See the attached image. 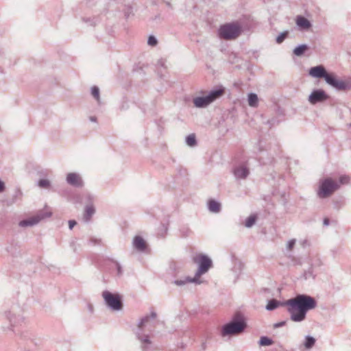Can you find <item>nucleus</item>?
<instances>
[{
    "label": "nucleus",
    "mask_w": 351,
    "mask_h": 351,
    "mask_svg": "<svg viewBox=\"0 0 351 351\" xmlns=\"http://www.w3.org/2000/svg\"><path fill=\"white\" fill-rule=\"evenodd\" d=\"M287 306L290 319L294 322H302L306 317L307 312L316 308V300L306 294H298L294 298L280 302L275 299L268 302L266 309L273 311L279 306Z\"/></svg>",
    "instance_id": "1"
},
{
    "label": "nucleus",
    "mask_w": 351,
    "mask_h": 351,
    "mask_svg": "<svg viewBox=\"0 0 351 351\" xmlns=\"http://www.w3.org/2000/svg\"><path fill=\"white\" fill-rule=\"evenodd\" d=\"M156 317V313L152 312L149 315H146L139 322L138 324V330L136 331V336L141 343V348L143 351H149L151 349L152 342L148 335L143 334V330L147 328L152 330L154 328L153 321Z\"/></svg>",
    "instance_id": "2"
},
{
    "label": "nucleus",
    "mask_w": 351,
    "mask_h": 351,
    "mask_svg": "<svg viewBox=\"0 0 351 351\" xmlns=\"http://www.w3.org/2000/svg\"><path fill=\"white\" fill-rule=\"evenodd\" d=\"M3 316L10 322L9 326L3 327L5 331H14L13 328L21 324L25 320L23 310L18 305H14L9 310L5 311Z\"/></svg>",
    "instance_id": "3"
},
{
    "label": "nucleus",
    "mask_w": 351,
    "mask_h": 351,
    "mask_svg": "<svg viewBox=\"0 0 351 351\" xmlns=\"http://www.w3.org/2000/svg\"><path fill=\"white\" fill-rule=\"evenodd\" d=\"M241 33V26L237 23H227L220 27L219 35L225 40H232Z\"/></svg>",
    "instance_id": "4"
},
{
    "label": "nucleus",
    "mask_w": 351,
    "mask_h": 351,
    "mask_svg": "<svg viewBox=\"0 0 351 351\" xmlns=\"http://www.w3.org/2000/svg\"><path fill=\"white\" fill-rule=\"evenodd\" d=\"M223 93V89H215L211 90L207 95L197 97L193 99L194 106L197 108H205L215 100L220 97Z\"/></svg>",
    "instance_id": "5"
},
{
    "label": "nucleus",
    "mask_w": 351,
    "mask_h": 351,
    "mask_svg": "<svg viewBox=\"0 0 351 351\" xmlns=\"http://www.w3.org/2000/svg\"><path fill=\"white\" fill-rule=\"evenodd\" d=\"M102 297L107 306L114 311H119L123 308L121 297L118 293H112L108 291L102 292Z\"/></svg>",
    "instance_id": "6"
},
{
    "label": "nucleus",
    "mask_w": 351,
    "mask_h": 351,
    "mask_svg": "<svg viewBox=\"0 0 351 351\" xmlns=\"http://www.w3.org/2000/svg\"><path fill=\"white\" fill-rule=\"evenodd\" d=\"M246 324L243 319H234L223 326L221 335L225 337L230 335L239 334L244 330Z\"/></svg>",
    "instance_id": "7"
},
{
    "label": "nucleus",
    "mask_w": 351,
    "mask_h": 351,
    "mask_svg": "<svg viewBox=\"0 0 351 351\" xmlns=\"http://www.w3.org/2000/svg\"><path fill=\"white\" fill-rule=\"evenodd\" d=\"M194 262L198 265V269L195 274L197 279L206 274L212 266V261L207 256L199 254L194 258Z\"/></svg>",
    "instance_id": "8"
},
{
    "label": "nucleus",
    "mask_w": 351,
    "mask_h": 351,
    "mask_svg": "<svg viewBox=\"0 0 351 351\" xmlns=\"http://www.w3.org/2000/svg\"><path fill=\"white\" fill-rule=\"evenodd\" d=\"M326 83L337 90L345 91L351 89V82L350 80L338 78L332 73L328 78Z\"/></svg>",
    "instance_id": "9"
},
{
    "label": "nucleus",
    "mask_w": 351,
    "mask_h": 351,
    "mask_svg": "<svg viewBox=\"0 0 351 351\" xmlns=\"http://www.w3.org/2000/svg\"><path fill=\"white\" fill-rule=\"evenodd\" d=\"M339 184L330 178L324 180L320 185L318 195L320 197H326L339 188Z\"/></svg>",
    "instance_id": "10"
},
{
    "label": "nucleus",
    "mask_w": 351,
    "mask_h": 351,
    "mask_svg": "<svg viewBox=\"0 0 351 351\" xmlns=\"http://www.w3.org/2000/svg\"><path fill=\"white\" fill-rule=\"evenodd\" d=\"M329 96L322 89L313 90L308 96V101L312 104L315 105L318 103H322L328 99Z\"/></svg>",
    "instance_id": "11"
},
{
    "label": "nucleus",
    "mask_w": 351,
    "mask_h": 351,
    "mask_svg": "<svg viewBox=\"0 0 351 351\" xmlns=\"http://www.w3.org/2000/svg\"><path fill=\"white\" fill-rule=\"evenodd\" d=\"M308 74L315 78H324L327 82L332 73H328L323 65H318L311 67L308 71Z\"/></svg>",
    "instance_id": "12"
},
{
    "label": "nucleus",
    "mask_w": 351,
    "mask_h": 351,
    "mask_svg": "<svg viewBox=\"0 0 351 351\" xmlns=\"http://www.w3.org/2000/svg\"><path fill=\"white\" fill-rule=\"evenodd\" d=\"M50 215V213H40L36 216L21 221L19 225L21 227L33 226L38 223L44 218L48 217Z\"/></svg>",
    "instance_id": "13"
},
{
    "label": "nucleus",
    "mask_w": 351,
    "mask_h": 351,
    "mask_svg": "<svg viewBox=\"0 0 351 351\" xmlns=\"http://www.w3.org/2000/svg\"><path fill=\"white\" fill-rule=\"evenodd\" d=\"M66 182L75 187H82L83 186V180L79 173H69L66 178Z\"/></svg>",
    "instance_id": "14"
},
{
    "label": "nucleus",
    "mask_w": 351,
    "mask_h": 351,
    "mask_svg": "<svg viewBox=\"0 0 351 351\" xmlns=\"http://www.w3.org/2000/svg\"><path fill=\"white\" fill-rule=\"evenodd\" d=\"M233 173L237 180L245 179L250 173L249 169L244 165L234 168Z\"/></svg>",
    "instance_id": "15"
},
{
    "label": "nucleus",
    "mask_w": 351,
    "mask_h": 351,
    "mask_svg": "<svg viewBox=\"0 0 351 351\" xmlns=\"http://www.w3.org/2000/svg\"><path fill=\"white\" fill-rule=\"evenodd\" d=\"M189 282L195 283L196 285H200L203 282V281L201 279H197V278L194 276L193 278L185 277L183 279L176 280L173 282V283L177 286H183Z\"/></svg>",
    "instance_id": "16"
},
{
    "label": "nucleus",
    "mask_w": 351,
    "mask_h": 351,
    "mask_svg": "<svg viewBox=\"0 0 351 351\" xmlns=\"http://www.w3.org/2000/svg\"><path fill=\"white\" fill-rule=\"evenodd\" d=\"M133 246L138 252H144L147 248V244L140 236H136L133 240Z\"/></svg>",
    "instance_id": "17"
},
{
    "label": "nucleus",
    "mask_w": 351,
    "mask_h": 351,
    "mask_svg": "<svg viewBox=\"0 0 351 351\" xmlns=\"http://www.w3.org/2000/svg\"><path fill=\"white\" fill-rule=\"evenodd\" d=\"M296 24L298 27L303 29H307L311 27L310 21L304 16H298L296 19Z\"/></svg>",
    "instance_id": "18"
},
{
    "label": "nucleus",
    "mask_w": 351,
    "mask_h": 351,
    "mask_svg": "<svg viewBox=\"0 0 351 351\" xmlns=\"http://www.w3.org/2000/svg\"><path fill=\"white\" fill-rule=\"evenodd\" d=\"M208 208L211 213H218L221 210V204L214 199H210L208 202Z\"/></svg>",
    "instance_id": "19"
},
{
    "label": "nucleus",
    "mask_w": 351,
    "mask_h": 351,
    "mask_svg": "<svg viewBox=\"0 0 351 351\" xmlns=\"http://www.w3.org/2000/svg\"><path fill=\"white\" fill-rule=\"evenodd\" d=\"M248 104L251 107H256L258 103V99L256 94L251 93L247 97Z\"/></svg>",
    "instance_id": "20"
},
{
    "label": "nucleus",
    "mask_w": 351,
    "mask_h": 351,
    "mask_svg": "<svg viewBox=\"0 0 351 351\" xmlns=\"http://www.w3.org/2000/svg\"><path fill=\"white\" fill-rule=\"evenodd\" d=\"M308 49V45L303 44L298 45L293 49V53L296 56H302L304 52Z\"/></svg>",
    "instance_id": "21"
},
{
    "label": "nucleus",
    "mask_w": 351,
    "mask_h": 351,
    "mask_svg": "<svg viewBox=\"0 0 351 351\" xmlns=\"http://www.w3.org/2000/svg\"><path fill=\"white\" fill-rule=\"evenodd\" d=\"M315 343V339L311 336H306L305 337V341L304 343V346L306 349L312 348Z\"/></svg>",
    "instance_id": "22"
},
{
    "label": "nucleus",
    "mask_w": 351,
    "mask_h": 351,
    "mask_svg": "<svg viewBox=\"0 0 351 351\" xmlns=\"http://www.w3.org/2000/svg\"><path fill=\"white\" fill-rule=\"evenodd\" d=\"M274 343L273 340L267 337H261L259 340V344L261 346H271Z\"/></svg>",
    "instance_id": "23"
},
{
    "label": "nucleus",
    "mask_w": 351,
    "mask_h": 351,
    "mask_svg": "<svg viewBox=\"0 0 351 351\" xmlns=\"http://www.w3.org/2000/svg\"><path fill=\"white\" fill-rule=\"evenodd\" d=\"M95 213V208L93 206H87L85 209L84 218L86 221L89 220L90 218Z\"/></svg>",
    "instance_id": "24"
},
{
    "label": "nucleus",
    "mask_w": 351,
    "mask_h": 351,
    "mask_svg": "<svg viewBox=\"0 0 351 351\" xmlns=\"http://www.w3.org/2000/svg\"><path fill=\"white\" fill-rule=\"evenodd\" d=\"M186 143L189 146L193 147L196 145V138L195 134H190L186 138Z\"/></svg>",
    "instance_id": "25"
},
{
    "label": "nucleus",
    "mask_w": 351,
    "mask_h": 351,
    "mask_svg": "<svg viewBox=\"0 0 351 351\" xmlns=\"http://www.w3.org/2000/svg\"><path fill=\"white\" fill-rule=\"evenodd\" d=\"M256 217L255 215H251L248 217L245 223V226L247 228H251L256 222Z\"/></svg>",
    "instance_id": "26"
},
{
    "label": "nucleus",
    "mask_w": 351,
    "mask_h": 351,
    "mask_svg": "<svg viewBox=\"0 0 351 351\" xmlns=\"http://www.w3.org/2000/svg\"><path fill=\"white\" fill-rule=\"evenodd\" d=\"M288 34H289V32L288 31H285V32H281L277 37H276V43L278 44H280L282 43L285 40V38L287 37L288 36Z\"/></svg>",
    "instance_id": "27"
},
{
    "label": "nucleus",
    "mask_w": 351,
    "mask_h": 351,
    "mask_svg": "<svg viewBox=\"0 0 351 351\" xmlns=\"http://www.w3.org/2000/svg\"><path fill=\"white\" fill-rule=\"evenodd\" d=\"M91 94L93 96V97L99 102V89L97 86H93L91 88Z\"/></svg>",
    "instance_id": "28"
},
{
    "label": "nucleus",
    "mask_w": 351,
    "mask_h": 351,
    "mask_svg": "<svg viewBox=\"0 0 351 351\" xmlns=\"http://www.w3.org/2000/svg\"><path fill=\"white\" fill-rule=\"evenodd\" d=\"M38 186L40 188L48 189L50 186V182L46 179H41L38 181Z\"/></svg>",
    "instance_id": "29"
},
{
    "label": "nucleus",
    "mask_w": 351,
    "mask_h": 351,
    "mask_svg": "<svg viewBox=\"0 0 351 351\" xmlns=\"http://www.w3.org/2000/svg\"><path fill=\"white\" fill-rule=\"evenodd\" d=\"M157 39L155 36H150L149 38H148V40H147V43L150 46H156L157 45Z\"/></svg>",
    "instance_id": "30"
},
{
    "label": "nucleus",
    "mask_w": 351,
    "mask_h": 351,
    "mask_svg": "<svg viewBox=\"0 0 351 351\" xmlns=\"http://www.w3.org/2000/svg\"><path fill=\"white\" fill-rule=\"evenodd\" d=\"M295 242H296L295 239H291V240L289 241L287 243V248L289 250H291L293 248V247L295 244Z\"/></svg>",
    "instance_id": "31"
},
{
    "label": "nucleus",
    "mask_w": 351,
    "mask_h": 351,
    "mask_svg": "<svg viewBox=\"0 0 351 351\" xmlns=\"http://www.w3.org/2000/svg\"><path fill=\"white\" fill-rule=\"evenodd\" d=\"M114 264H115V266L117 268V275L118 276L122 275L123 271H122V267H121V265L117 261L114 262Z\"/></svg>",
    "instance_id": "32"
},
{
    "label": "nucleus",
    "mask_w": 351,
    "mask_h": 351,
    "mask_svg": "<svg viewBox=\"0 0 351 351\" xmlns=\"http://www.w3.org/2000/svg\"><path fill=\"white\" fill-rule=\"evenodd\" d=\"M339 182L341 184H347L349 182V178L346 176H342L339 178Z\"/></svg>",
    "instance_id": "33"
},
{
    "label": "nucleus",
    "mask_w": 351,
    "mask_h": 351,
    "mask_svg": "<svg viewBox=\"0 0 351 351\" xmlns=\"http://www.w3.org/2000/svg\"><path fill=\"white\" fill-rule=\"evenodd\" d=\"M100 240L99 239H97L96 238H91L89 240V242L93 244V245H96V244H99L100 243Z\"/></svg>",
    "instance_id": "34"
},
{
    "label": "nucleus",
    "mask_w": 351,
    "mask_h": 351,
    "mask_svg": "<svg viewBox=\"0 0 351 351\" xmlns=\"http://www.w3.org/2000/svg\"><path fill=\"white\" fill-rule=\"evenodd\" d=\"M76 221L75 220L69 221V227L70 230H72L73 228L76 225Z\"/></svg>",
    "instance_id": "35"
},
{
    "label": "nucleus",
    "mask_w": 351,
    "mask_h": 351,
    "mask_svg": "<svg viewBox=\"0 0 351 351\" xmlns=\"http://www.w3.org/2000/svg\"><path fill=\"white\" fill-rule=\"evenodd\" d=\"M285 321L280 322L275 324H274V328H279V327L285 326Z\"/></svg>",
    "instance_id": "36"
},
{
    "label": "nucleus",
    "mask_w": 351,
    "mask_h": 351,
    "mask_svg": "<svg viewBox=\"0 0 351 351\" xmlns=\"http://www.w3.org/2000/svg\"><path fill=\"white\" fill-rule=\"evenodd\" d=\"M276 122L275 119H272L271 120L267 121V124H269L271 127L274 125Z\"/></svg>",
    "instance_id": "37"
},
{
    "label": "nucleus",
    "mask_w": 351,
    "mask_h": 351,
    "mask_svg": "<svg viewBox=\"0 0 351 351\" xmlns=\"http://www.w3.org/2000/svg\"><path fill=\"white\" fill-rule=\"evenodd\" d=\"M4 189H5L4 183L1 180H0V193L3 191Z\"/></svg>",
    "instance_id": "38"
},
{
    "label": "nucleus",
    "mask_w": 351,
    "mask_h": 351,
    "mask_svg": "<svg viewBox=\"0 0 351 351\" xmlns=\"http://www.w3.org/2000/svg\"><path fill=\"white\" fill-rule=\"evenodd\" d=\"M323 223H324V226H328L330 223L329 219L328 218L324 219Z\"/></svg>",
    "instance_id": "39"
},
{
    "label": "nucleus",
    "mask_w": 351,
    "mask_h": 351,
    "mask_svg": "<svg viewBox=\"0 0 351 351\" xmlns=\"http://www.w3.org/2000/svg\"><path fill=\"white\" fill-rule=\"evenodd\" d=\"M90 121H92V122H96L97 121V118L96 117H90L89 118Z\"/></svg>",
    "instance_id": "40"
},
{
    "label": "nucleus",
    "mask_w": 351,
    "mask_h": 351,
    "mask_svg": "<svg viewBox=\"0 0 351 351\" xmlns=\"http://www.w3.org/2000/svg\"><path fill=\"white\" fill-rule=\"evenodd\" d=\"M159 63L160 64V65H161L162 66H164V62H163V60H160V61H159Z\"/></svg>",
    "instance_id": "41"
}]
</instances>
